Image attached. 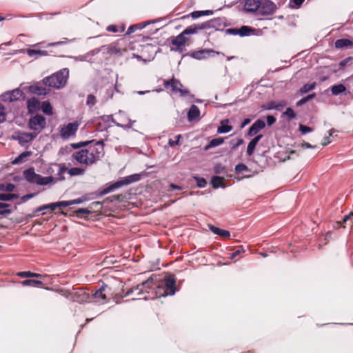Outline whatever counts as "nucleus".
<instances>
[{
	"label": "nucleus",
	"mask_w": 353,
	"mask_h": 353,
	"mask_svg": "<svg viewBox=\"0 0 353 353\" xmlns=\"http://www.w3.org/2000/svg\"><path fill=\"white\" fill-rule=\"evenodd\" d=\"M74 149L81 150L72 153V157L78 163L87 166L95 164L104 156V142L103 140L81 141L71 143Z\"/></svg>",
	"instance_id": "nucleus-1"
},
{
	"label": "nucleus",
	"mask_w": 353,
	"mask_h": 353,
	"mask_svg": "<svg viewBox=\"0 0 353 353\" xmlns=\"http://www.w3.org/2000/svg\"><path fill=\"white\" fill-rule=\"evenodd\" d=\"M153 281L148 279L145 282L137 285L134 288H132L127 292V295L137 292V294H143L144 291H147L148 288H152L155 290L156 296H165L168 295H174L176 292V278L173 274H170L165 276L161 284L152 286Z\"/></svg>",
	"instance_id": "nucleus-2"
},
{
	"label": "nucleus",
	"mask_w": 353,
	"mask_h": 353,
	"mask_svg": "<svg viewBox=\"0 0 353 353\" xmlns=\"http://www.w3.org/2000/svg\"><path fill=\"white\" fill-rule=\"evenodd\" d=\"M216 20L212 19L201 23L194 24L187 27L182 32L176 37L170 38V43L174 46L171 48L172 51L183 52L184 46L190 41L187 36L196 34L199 30L210 29L216 26Z\"/></svg>",
	"instance_id": "nucleus-3"
},
{
	"label": "nucleus",
	"mask_w": 353,
	"mask_h": 353,
	"mask_svg": "<svg viewBox=\"0 0 353 353\" xmlns=\"http://www.w3.org/2000/svg\"><path fill=\"white\" fill-rule=\"evenodd\" d=\"M69 73L68 68H63L52 75L44 78L43 82L49 87L61 89L66 85Z\"/></svg>",
	"instance_id": "nucleus-4"
},
{
	"label": "nucleus",
	"mask_w": 353,
	"mask_h": 353,
	"mask_svg": "<svg viewBox=\"0 0 353 353\" xmlns=\"http://www.w3.org/2000/svg\"><path fill=\"white\" fill-rule=\"evenodd\" d=\"M140 179L141 174H134L132 175H129L119 181H117L110 184L108 187L103 188L102 190L98 191L94 194L96 195V197L102 196L123 185H127L132 183L139 181Z\"/></svg>",
	"instance_id": "nucleus-5"
},
{
	"label": "nucleus",
	"mask_w": 353,
	"mask_h": 353,
	"mask_svg": "<svg viewBox=\"0 0 353 353\" xmlns=\"http://www.w3.org/2000/svg\"><path fill=\"white\" fill-rule=\"evenodd\" d=\"M101 49L110 55L121 56L128 51V41L123 39H119L110 44L103 46Z\"/></svg>",
	"instance_id": "nucleus-6"
},
{
	"label": "nucleus",
	"mask_w": 353,
	"mask_h": 353,
	"mask_svg": "<svg viewBox=\"0 0 353 353\" xmlns=\"http://www.w3.org/2000/svg\"><path fill=\"white\" fill-rule=\"evenodd\" d=\"M163 85L165 89L174 93H179L181 97H185L190 94L189 90L183 88L181 81L174 77H172L170 80L164 81Z\"/></svg>",
	"instance_id": "nucleus-7"
},
{
	"label": "nucleus",
	"mask_w": 353,
	"mask_h": 353,
	"mask_svg": "<svg viewBox=\"0 0 353 353\" xmlns=\"http://www.w3.org/2000/svg\"><path fill=\"white\" fill-rule=\"evenodd\" d=\"M28 125L30 130L38 134L46 128V119L41 114H36L29 119Z\"/></svg>",
	"instance_id": "nucleus-8"
},
{
	"label": "nucleus",
	"mask_w": 353,
	"mask_h": 353,
	"mask_svg": "<svg viewBox=\"0 0 353 353\" xmlns=\"http://www.w3.org/2000/svg\"><path fill=\"white\" fill-rule=\"evenodd\" d=\"M80 123L78 121L69 123L65 125L60 127L59 133L61 138L67 139L70 137L74 136L79 129Z\"/></svg>",
	"instance_id": "nucleus-9"
},
{
	"label": "nucleus",
	"mask_w": 353,
	"mask_h": 353,
	"mask_svg": "<svg viewBox=\"0 0 353 353\" xmlns=\"http://www.w3.org/2000/svg\"><path fill=\"white\" fill-rule=\"evenodd\" d=\"M110 288L107 284L103 283L101 287L92 294V296L97 302L105 303L108 301L107 294H110Z\"/></svg>",
	"instance_id": "nucleus-10"
},
{
	"label": "nucleus",
	"mask_w": 353,
	"mask_h": 353,
	"mask_svg": "<svg viewBox=\"0 0 353 353\" xmlns=\"http://www.w3.org/2000/svg\"><path fill=\"white\" fill-rule=\"evenodd\" d=\"M67 297L72 301L81 303L88 300L89 294L83 288H79L74 292H69Z\"/></svg>",
	"instance_id": "nucleus-11"
},
{
	"label": "nucleus",
	"mask_w": 353,
	"mask_h": 353,
	"mask_svg": "<svg viewBox=\"0 0 353 353\" xmlns=\"http://www.w3.org/2000/svg\"><path fill=\"white\" fill-rule=\"evenodd\" d=\"M276 10V6L270 0H261L259 13L262 16L272 14Z\"/></svg>",
	"instance_id": "nucleus-12"
},
{
	"label": "nucleus",
	"mask_w": 353,
	"mask_h": 353,
	"mask_svg": "<svg viewBox=\"0 0 353 353\" xmlns=\"http://www.w3.org/2000/svg\"><path fill=\"white\" fill-rule=\"evenodd\" d=\"M23 92L17 88L12 91L6 92L1 96L2 101L4 102H13L23 98Z\"/></svg>",
	"instance_id": "nucleus-13"
},
{
	"label": "nucleus",
	"mask_w": 353,
	"mask_h": 353,
	"mask_svg": "<svg viewBox=\"0 0 353 353\" xmlns=\"http://www.w3.org/2000/svg\"><path fill=\"white\" fill-rule=\"evenodd\" d=\"M71 205H72L71 201H59V202H57V203H52L50 204L44 205L43 206L38 208L37 209H36L34 210V214H37L38 212H40L42 210H47V209H50V210L53 211V210H56V208L58 207H67V206H70Z\"/></svg>",
	"instance_id": "nucleus-14"
},
{
	"label": "nucleus",
	"mask_w": 353,
	"mask_h": 353,
	"mask_svg": "<svg viewBox=\"0 0 353 353\" xmlns=\"http://www.w3.org/2000/svg\"><path fill=\"white\" fill-rule=\"evenodd\" d=\"M265 127V121L261 119H257L249 128L248 132V136L253 137L254 135H256Z\"/></svg>",
	"instance_id": "nucleus-15"
},
{
	"label": "nucleus",
	"mask_w": 353,
	"mask_h": 353,
	"mask_svg": "<svg viewBox=\"0 0 353 353\" xmlns=\"http://www.w3.org/2000/svg\"><path fill=\"white\" fill-rule=\"evenodd\" d=\"M261 4V0H245L244 10L248 12H254L259 9Z\"/></svg>",
	"instance_id": "nucleus-16"
},
{
	"label": "nucleus",
	"mask_w": 353,
	"mask_h": 353,
	"mask_svg": "<svg viewBox=\"0 0 353 353\" xmlns=\"http://www.w3.org/2000/svg\"><path fill=\"white\" fill-rule=\"evenodd\" d=\"M37 136V133L34 132H22L18 136V141L20 144L23 145L31 142Z\"/></svg>",
	"instance_id": "nucleus-17"
},
{
	"label": "nucleus",
	"mask_w": 353,
	"mask_h": 353,
	"mask_svg": "<svg viewBox=\"0 0 353 353\" xmlns=\"http://www.w3.org/2000/svg\"><path fill=\"white\" fill-rule=\"evenodd\" d=\"M286 105L285 101H280L279 102L270 101L263 106L265 110H276L281 111Z\"/></svg>",
	"instance_id": "nucleus-18"
},
{
	"label": "nucleus",
	"mask_w": 353,
	"mask_h": 353,
	"mask_svg": "<svg viewBox=\"0 0 353 353\" xmlns=\"http://www.w3.org/2000/svg\"><path fill=\"white\" fill-rule=\"evenodd\" d=\"M27 107L29 112H33L40 108V102L35 97L29 99L27 101Z\"/></svg>",
	"instance_id": "nucleus-19"
},
{
	"label": "nucleus",
	"mask_w": 353,
	"mask_h": 353,
	"mask_svg": "<svg viewBox=\"0 0 353 353\" xmlns=\"http://www.w3.org/2000/svg\"><path fill=\"white\" fill-rule=\"evenodd\" d=\"M209 228L214 234H217L223 238L228 239L230 236V232L228 230L219 228L214 225H210Z\"/></svg>",
	"instance_id": "nucleus-20"
},
{
	"label": "nucleus",
	"mask_w": 353,
	"mask_h": 353,
	"mask_svg": "<svg viewBox=\"0 0 353 353\" xmlns=\"http://www.w3.org/2000/svg\"><path fill=\"white\" fill-rule=\"evenodd\" d=\"M39 174L35 173L34 168H30L23 171V176L30 183H35Z\"/></svg>",
	"instance_id": "nucleus-21"
},
{
	"label": "nucleus",
	"mask_w": 353,
	"mask_h": 353,
	"mask_svg": "<svg viewBox=\"0 0 353 353\" xmlns=\"http://www.w3.org/2000/svg\"><path fill=\"white\" fill-rule=\"evenodd\" d=\"M334 46L338 49L352 48L353 47V41L348 39H340L335 41Z\"/></svg>",
	"instance_id": "nucleus-22"
},
{
	"label": "nucleus",
	"mask_w": 353,
	"mask_h": 353,
	"mask_svg": "<svg viewBox=\"0 0 353 353\" xmlns=\"http://www.w3.org/2000/svg\"><path fill=\"white\" fill-rule=\"evenodd\" d=\"M212 52H213V50L204 49L192 52L191 56L196 59L200 60L207 58Z\"/></svg>",
	"instance_id": "nucleus-23"
},
{
	"label": "nucleus",
	"mask_w": 353,
	"mask_h": 353,
	"mask_svg": "<svg viewBox=\"0 0 353 353\" xmlns=\"http://www.w3.org/2000/svg\"><path fill=\"white\" fill-rule=\"evenodd\" d=\"M200 117V110L196 105H192L188 112V118L189 121H194Z\"/></svg>",
	"instance_id": "nucleus-24"
},
{
	"label": "nucleus",
	"mask_w": 353,
	"mask_h": 353,
	"mask_svg": "<svg viewBox=\"0 0 353 353\" xmlns=\"http://www.w3.org/2000/svg\"><path fill=\"white\" fill-rule=\"evenodd\" d=\"M225 179L219 176H214L211 179L210 184L212 188L217 189L219 188H225Z\"/></svg>",
	"instance_id": "nucleus-25"
},
{
	"label": "nucleus",
	"mask_w": 353,
	"mask_h": 353,
	"mask_svg": "<svg viewBox=\"0 0 353 353\" xmlns=\"http://www.w3.org/2000/svg\"><path fill=\"white\" fill-rule=\"evenodd\" d=\"M229 119H224L221 121V125L218 127L217 132L220 134L228 133L232 130V126L228 125Z\"/></svg>",
	"instance_id": "nucleus-26"
},
{
	"label": "nucleus",
	"mask_w": 353,
	"mask_h": 353,
	"mask_svg": "<svg viewBox=\"0 0 353 353\" xmlns=\"http://www.w3.org/2000/svg\"><path fill=\"white\" fill-rule=\"evenodd\" d=\"M30 90L37 95H46L48 93L49 90L46 89L43 86H40L38 85H31L30 87Z\"/></svg>",
	"instance_id": "nucleus-27"
},
{
	"label": "nucleus",
	"mask_w": 353,
	"mask_h": 353,
	"mask_svg": "<svg viewBox=\"0 0 353 353\" xmlns=\"http://www.w3.org/2000/svg\"><path fill=\"white\" fill-rule=\"evenodd\" d=\"M23 286H32L37 288H44V283L41 281L34 279H27L21 282Z\"/></svg>",
	"instance_id": "nucleus-28"
},
{
	"label": "nucleus",
	"mask_w": 353,
	"mask_h": 353,
	"mask_svg": "<svg viewBox=\"0 0 353 353\" xmlns=\"http://www.w3.org/2000/svg\"><path fill=\"white\" fill-rule=\"evenodd\" d=\"M155 21H145L143 23H139V24H135V25H132V26H130L125 34H130L131 33L134 32L137 29H142L143 28H145L146 26L152 23H154Z\"/></svg>",
	"instance_id": "nucleus-29"
},
{
	"label": "nucleus",
	"mask_w": 353,
	"mask_h": 353,
	"mask_svg": "<svg viewBox=\"0 0 353 353\" xmlns=\"http://www.w3.org/2000/svg\"><path fill=\"white\" fill-rule=\"evenodd\" d=\"M54 181L53 176H42L38 174L35 183L38 185H45L52 183Z\"/></svg>",
	"instance_id": "nucleus-30"
},
{
	"label": "nucleus",
	"mask_w": 353,
	"mask_h": 353,
	"mask_svg": "<svg viewBox=\"0 0 353 353\" xmlns=\"http://www.w3.org/2000/svg\"><path fill=\"white\" fill-rule=\"evenodd\" d=\"M224 138L219 137L216 139H213L210 141V143L205 147V150H208L212 148L219 146L223 143Z\"/></svg>",
	"instance_id": "nucleus-31"
},
{
	"label": "nucleus",
	"mask_w": 353,
	"mask_h": 353,
	"mask_svg": "<svg viewBox=\"0 0 353 353\" xmlns=\"http://www.w3.org/2000/svg\"><path fill=\"white\" fill-rule=\"evenodd\" d=\"M346 90V88L344 85L340 83L334 85L331 88V91L333 95H339Z\"/></svg>",
	"instance_id": "nucleus-32"
},
{
	"label": "nucleus",
	"mask_w": 353,
	"mask_h": 353,
	"mask_svg": "<svg viewBox=\"0 0 353 353\" xmlns=\"http://www.w3.org/2000/svg\"><path fill=\"white\" fill-rule=\"evenodd\" d=\"M102 203L99 201H94L91 203L88 206V209L90 210V214L93 212H100L102 209Z\"/></svg>",
	"instance_id": "nucleus-33"
},
{
	"label": "nucleus",
	"mask_w": 353,
	"mask_h": 353,
	"mask_svg": "<svg viewBox=\"0 0 353 353\" xmlns=\"http://www.w3.org/2000/svg\"><path fill=\"white\" fill-rule=\"evenodd\" d=\"M27 54L30 57L48 55V52L46 50H34V49H28Z\"/></svg>",
	"instance_id": "nucleus-34"
},
{
	"label": "nucleus",
	"mask_w": 353,
	"mask_h": 353,
	"mask_svg": "<svg viewBox=\"0 0 353 353\" xmlns=\"http://www.w3.org/2000/svg\"><path fill=\"white\" fill-rule=\"evenodd\" d=\"M41 108L42 111L48 115H52L53 114L52 107L48 101H43L41 105Z\"/></svg>",
	"instance_id": "nucleus-35"
},
{
	"label": "nucleus",
	"mask_w": 353,
	"mask_h": 353,
	"mask_svg": "<svg viewBox=\"0 0 353 353\" xmlns=\"http://www.w3.org/2000/svg\"><path fill=\"white\" fill-rule=\"evenodd\" d=\"M254 31V29L249 26H243L239 28V34L241 37L248 36L251 32Z\"/></svg>",
	"instance_id": "nucleus-36"
},
{
	"label": "nucleus",
	"mask_w": 353,
	"mask_h": 353,
	"mask_svg": "<svg viewBox=\"0 0 353 353\" xmlns=\"http://www.w3.org/2000/svg\"><path fill=\"white\" fill-rule=\"evenodd\" d=\"M85 172V169L78 167L72 168L68 170V174L70 176L82 175Z\"/></svg>",
	"instance_id": "nucleus-37"
},
{
	"label": "nucleus",
	"mask_w": 353,
	"mask_h": 353,
	"mask_svg": "<svg viewBox=\"0 0 353 353\" xmlns=\"http://www.w3.org/2000/svg\"><path fill=\"white\" fill-rule=\"evenodd\" d=\"M19 196L16 194H4L0 193V201H11L17 199Z\"/></svg>",
	"instance_id": "nucleus-38"
},
{
	"label": "nucleus",
	"mask_w": 353,
	"mask_h": 353,
	"mask_svg": "<svg viewBox=\"0 0 353 353\" xmlns=\"http://www.w3.org/2000/svg\"><path fill=\"white\" fill-rule=\"evenodd\" d=\"M15 188V186L12 183H1L0 184V190L1 191H6V192H12Z\"/></svg>",
	"instance_id": "nucleus-39"
},
{
	"label": "nucleus",
	"mask_w": 353,
	"mask_h": 353,
	"mask_svg": "<svg viewBox=\"0 0 353 353\" xmlns=\"http://www.w3.org/2000/svg\"><path fill=\"white\" fill-rule=\"evenodd\" d=\"M315 83H306L300 89V92L301 94L307 93L310 90H313L315 88Z\"/></svg>",
	"instance_id": "nucleus-40"
},
{
	"label": "nucleus",
	"mask_w": 353,
	"mask_h": 353,
	"mask_svg": "<svg viewBox=\"0 0 353 353\" xmlns=\"http://www.w3.org/2000/svg\"><path fill=\"white\" fill-rule=\"evenodd\" d=\"M74 212L78 217H83L90 214V210H89L88 208H79L77 210Z\"/></svg>",
	"instance_id": "nucleus-41"
},
{
	"label": "nucleus",
	"mask_w": 353,
	"mask_h": 353,
	"mask_svg": "<svg viewBox=\"0 0 353 353\" xmlns=\"http://www.w3.org/2000/svg\"><path fill=\"white\" fill-rule=\"evenodd\" d=\"M30 154H31L30 152H22L14 160H13L12 164L20 163L25 157H27L30 156Z\"/></svg>",
	"instance_id": "nucleus-42"
},
{
	"label": "nucleus",
	"mask_w": 353,
	"mask_h": 353,
	"mask_svg": "<svg viewBox=\"0 0 353 353\" xmlns=\"http://www.w3.org/2000/svg\"><path fill=\"white\" fill-rule=\"evenodd\" d=\"M283 116H286L289 121L296 118V114L292 108H288L283 112Z\"/></svg>",
	"instance_id": "nucleus-43"
},
{
	"label": "nucleus",
	"mask_w": 353,
	"mask_h": 353,
	"mask_svg": "<svg viewBox=\"0 0 353 353\" xmlns=\"http://www.w3.org/2000/svg\"><path fill=\"white\" fill-rule=\"evenodd\" d=\"M9 206H10L9 204L4 203H0V214L5 215V214H10L11 210L7 208Z\"/></svg>",
	"instance_id": "nucleus-44"
},
{
	"label": "nucleus",
	"mask_w": 353,
	"mask_h": 353,
	"mask_svg": "<svg viewBox=\"0 0 353 353\" xmlns=\"http://www.w3.org/2000/svg\"><path fill=\"white\" fill-rule=\"evenodd\" d=\"M194 179L196 182V185L199 188H205L207 185V181L204 178L199 177L197 176H193Z\"/></svg>",
	"instance_id": "nucleus-45"
},
{
	"label": "nucleus",
	"mask_w": 353,
	"mask_h": 353,
	"mask_svg": "<svg viewBox=\"0 0 353 353\" xmlns=\"http://www.w3.org/2000/svg\"><path fill=\"white\" fill-rule=\"evenodd\" d=\"M256 143L254 142L252 140L250 141L247 148V154L248 156H252L255 150Z\"/></svg>",
	"instance_id": "nucleus-46"
},
{
	"label": "nucleus",
	"mask_w": 353,
	"mask_h": 353,
	"mask_svg": "<svg viewBox=\"0 0 353 353\" xmlns=\"http://www.w3.org/2000/svg\"><path fill=\"white\" fill-rule=\"evenodd\" d=\"M249 169L248 166L243 163H239L235 166V172L237 174H239L245 171H248Z\"/></svg>",
	"instance_id": "nucleus-47"
},
{
	"label": "nucleus",
	"mask_w": 353,
	"mask_h": 353,
	"mask_svg": "<svg viewBox=\"0 0 353 353\" xmlns=\"http://www.w3.org/2000/svg\"><path fill=\"white\" fill-rule=\"evenodd\" d=\"M245 252L244 249L243 248L242 246H240L239 248H237L236 250H235L234 252H232L231 254H230V258L232 259V260H235V258L241 254L242 253H243Z\"/></svg>",
	"instance_id": "nucleus-48"
},
{
	"label": "nucleus",
	"mask_w": 353,
	"mask_h": 353,
	"mask_svg": "<svg viewBox=\"0 0 353 353\" xmlns=\"http://www.w3.org/2000/svg\"><path fill=\"white\" fill-rule=\"evenodd\" d=\"M17 275L21 278H32V272L30 271L19 272Z\"/></svg>",
	"instance_id": "nucleus-49"
},
{
	"label": "nucleus",
	"mask_w": 353,
	"mask_h": 353,
	"mask_svg": "<svg viewBox=\"0 0 353 353\" xmlns=\"http://www.w3.org/2000/svg\"><path fill=\"white\" fill-rule=\"evenodd\" d=\"M299 130L301 132L302 134H306L307 132H310L312 131V128L304 125L303 124L299 125Z\"/></svg>",
	"instance_id": "nucleus-50"
},
{
	"label": "nucleus",
	"mask_w": 353,
	"mask_h": 353,
	"mask_svg": "<svg viewBox=\"0 0 353 353\" xmlns=\"http://www.w3.org/2000/svg\"><path fill=\"white\" fill-rule=\"evenodd\" d=\"M243 140L242 139H238L236 142V143H234L233 141H232L230 142V144H231V148L232 150H235L236 148H238L239 146H240L241 145H242L243 143Z\"/></svg>",
	"instance_id": "nucleus-51"
},
{
	"label": "nucleus",
	"mask_w": 353,
	"mask_h": 353,
	"mask_svg": "<svg viewBox=\"0 0 353 353\" xmlns=\"http://www.w3.org/2000/svg\"><path fill=\"white\" fill-rule=\"evenodd\" d=\"M352 59V57H347L342 61H341L339 63V66L342 70L344 67H345L347 63Z\"/></svg>",
	"instance_id": "nucleus-52"
},
{
	"label": "nucleus",
	"mask_w": 353,
	"mask_h": 353,
	"mask_svg": "<svg viewBox=\"0 0 353 353\" xmlns=\"http://www.w3.org/2000/svg\"><path fill=\"white\" fill-rule=\"evenodd\" d=\"M86 103L88 105H94L96 103V98L92 94H89L87 97Z\"/></svg>",
	"instance_id": "nucleus-53"
},
{
	"label": "nucleus",
	"mask_w": 353,
	"mask_h": 353,
	"mask_svg": "<svg viewBox=\"0 0 353 353\" xmlns=\"http://www.w3.org/2000/svg\"><path fill=\"white\" fill-rule=\"evenodd\" d=\"M181 137V134H179L175 137L176 140L169 139L168 144L169 145L173 147L179 144V141L180 138Z\"/></svg>",
	"instance_id": "nucleus-54"
},
{
	"label": "nucleus",
	"mask_w": 353,
	"mask_h": 353,
	"mask_svg": "<svg viewBox=\"0 0 353 353\" xmlns=\"http://www.w3.org/2000/svg\"><path fill=\"white\" fill-rule=\"evenodd\" d=\"M6 120L5 108L3 105L0 104V123Z\"/></svg>",
	"instance_id": "nucleus-55"
},
{
	"label": "nucleus",
	"mask_w": 353,
	"mask_h": 353,
	"mask_svg": "<svg viewBox=\"0 0 353 353\" xmlns=\"http://www.w3.org/2000/svg\"><path fill=\"white\" fill-rule=\"evenodd\" d=\"M125 198V195H123V194H117V195H113L111 196V201H122L124 200V199Z\"/></svg>",
	"instance_id": "nucleus-56"
},
{
	"label": "nucleus",
	"mask_w": 353,
	"mask_h": 353,
	"mask_svg": "<svg viewBox=\"0 0 353 353\" xmlns=\"http://www.w3.org/2000/svg\"><path fill=\"white\" fill-rule=\"evenodd\" d=\"M190 15L192 17V18L196 19L201 16H203L204 12H202L201 11H194V12H191L190 14Z\"/></svg>",
	"instance_id": "nucleus-57"
},
{
	"label": "nucleus",
	"mask_w": 353,
	"mask_h": 353,
	"mask_svg": "<svg viewBox=\"0 0 353 353\" xmlns=\"http://www.w3.org/2000/svg\"><path fill=\"white\" fill-rule=\"evenodd\" d=\"M106 30L116 33L119 32V28L115 25H110L106 28Z\"/></svg>",
	"instance_id": "nucleus-58"
},
{
	"label": "nucleus",
	"mask_w": 353,
	"mask_h": 353,
	"mask_svg": "<svg viewBox=\"0 0 353 353\" xmlns=\"http://www.w3.org/2000/svg\"><path fill=\"white\" fill-rule=\"evenodd\" d=\"M86 200H87L86 197L83 196V197L78 198V199H73V200H70V201H71L72 205H73V204L81 203L84 201H86Z\"/></svg>",
	"instance_id": "nucleus-59"
},
{
	"label": "nucleus",
	"mask_w": 353,
	"mask_h": 353,
	"mask_svg": "<svg viewBox=\"0 0 353 353\" xmlns=\"http://www.w3.org/2000/svg\"><path fill=\"white\" fill-rule=\"evenodd\" d=\"M276 122V119L272 115H268L267 117V123L268 125H272Z\"/></svg>",
	"instance_id": "nucleus-60"
},
{
	"label": "nucleus",
	"mask_w": 353,
	"mask_h": 353,
	"mask_svg": "<svg viewBox=\"0 0 353 353\" xmlns=\"http://www.w3.org/2000/svg\"><path fill=\"white\" fill-rule=\"evenodd\" d=\"M34 195H35L34 193H30V194H26V195H24V196H23L21 197V200L23 202H25V201H28V199H32V197H34Z\"/></svg>",
	"instance_id": "nucleus-61"
},
{
	"label": "nucleus",
	"mask_w": 353,
	"mask_h": 353,
	"mask_svg": "<svg viewBox=\"0 0 353 353\" xmlns=\"http://www.w3.org/2000/svg\"><path fill=\"white\" fill-rule=\"evenodd\" d=\"M305 0H291V2L294 3V6L293 7L299 8L300 7Z\"/></svg>",
	"instance_id": "nucleus-62"
},
{
	"label": "nucleus",
	"mask_w": 353,
	"mask_h": 353,
	"mask_svg": "<svg viewBox=\"0 0 353 353\" xmlns=\"http://www.w3.org/2000/svg\"><path fill=\"white\" fill-rule=\"evenodd\" d=\"M353 218V212H350L349 214L345 215L343 219V222L346 223L348 220H350Z\"/></svg>",
	"instance_id": "nucleus-63"
},
{
	"label": "nucleus",
	"mask_w": 353,
	"mask_h": 353,
	"mask_svg": "<svg viewBox=\"0 0 353 353\" xmlns=\"http://www.w3.org/2000/svg\"><path fill=\"white\" fill-rule=\"evenodd\" d=\"M226 31H227V32L234 34V35L239 34V29L238 28H230V29H228Z\"/></svg>",
	"instance_id": "nucleus-64"
}]
</instances>
